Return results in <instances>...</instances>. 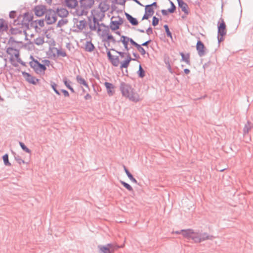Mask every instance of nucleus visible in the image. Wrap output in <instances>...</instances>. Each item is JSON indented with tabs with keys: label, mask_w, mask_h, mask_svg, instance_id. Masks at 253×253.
<instances>
[{
	"label": "nucleus",
	"mask_w": 253,
	"mask_h": 253,
	"mask_svg": "<svg viewBox=\"0 0 253 253\" xmlns=\"http://www.w3.org/2000/svg\"><path fill=\"white\" fill-rule=\"evenodd\" d=\"M120 89L123 96L128 98L130 101L136 102L139 100L138 94L134 91V89L129 84L121 82Z\"/></svg>",
	"instance_id": "f257e3e1"
},
{
	"label": "nucleus",
	"mask_w": 253,
	"mask_h": 253,
	"mask_svg": "<svg viewBox=\"0 0 253 253\" xmlns=\"http://www.w3.org/2000/svg\"><path fill=\"white\" fill-rule=\"evenodd\" d=\"M33 18V13L26 12L24 13L23 15H19L17 19L14 20L13 24L15 26L18 25H22L23 27L26 28L24 32L25 34H26V30L29 29V22H32Z\"/></svg>",
	"instance_id": "f03ea898"
},
{
	"label": "nucleus",
	"mask_w": 253,
	"mask_h": 253,
	"mask_svg": "<svg viewBox=\"0 0 253 253\" xmlns=\"http://www.w3.org/2000/svg\"><path fill=\"white\" fill-rule=\"evenodd\" d=\"M226 34V24L222 18L219 19L217 23V40L218 43L224 40L223 37Z\"/></svg>",
	"instance_id": "7ed1b4c3"
},
{
	"label": "nucleus",
	"mask_w": 253,
	"mask_h": 253,
	"mask_svg": "<svg viewBox=\"0 0 253 253\" xmlns=\"http://www.w3.org/2000/svg\"><path fill=\"white\" fill-rule=\"evenodd\" d=\"M99 13L100 12L98 11H97V13H96V10L93 9L91 10V15L88 17V25L89 29L91 31H95L97 29V26L99 25V20L94 15H98ZM101 20L102 18H100L99 20L101 21Z\"/></svg>",
	"instance_id": "20e7f679"
},
{
	"label": "nucleus",
	"mask_w": 253,
	"mask_h": 253,
	"mask_svg": "<svg viewBox=\"0 0 253 253\" xmlns=\"http://www.w3.org/2000/svg\"><path fill=\"white\" fill-rule=\"evenodd\" d=\"M44 15V20L47 25H52L55 23L57 20V17L56 16L54 9L47 8L46 12L45 13Z\"/></svg>",
	"instance_id": "39448f33"
},
{
	"label": "nucleus",
	"mask_w": 253,
	"mask_h": 253,
	"mask_svg": "<svg viewBox=\"0 0 253 253\" xmlns=\"http://www.w3.org/2000/svg\"><path fill=\"white\" fill-rule=\"evenodd\" d=\"M98 253H113L119 247L112 244H107L105 246L98 245Z\"/></svg>",
	"instance_id": "423d86ee"
},
{
	"label": "nucleus",
	"mask_w": 253,
	"mask_h": 253,
	"mask_svg": "<svg viewBox=\"0 0 253 253\" xmlns=\"http://www.w3.org/2000/svg\"><path fill=\"white\" fill-rule=\"evenodd\" d=\"M46 6L43 4L36 5L33 9L35 14L37 17H41L44 15L46 12Z\"/></svg>",
	"instance_id": "0eeeda50"
},
{
	"label": "nucleus",
	"mask_w": 253,
	"mask_h": 253,
	"mask_svg": "<svg viewBox=\"0 0 253 253\" xmlns=\"http://www.w3.org/2000/svg\"><path fill=\"white\" fill-rule=\"evenodd\" d=\"M73 22L74 23V25H76V27L78 28V30H74V31L75 32H79L82 31L87 25V22L85 19L80 20L79 23V20L78 18H74L73 19Z\"/></svg>",
	"instance_id": "6e6552de"
},
{
	"label": "nucleus",
	"mask_w": 253,
	"mask_h": 253,
	"mask_svg": "<svg viewBox=\"0 0 253 253\" xmlns=\"http://www.w3.org/2000/svg\"><path fill=\"white\" fill-rule=\"evenodd\" d=\"M6 52L10 56L9 60L11 62L14 61L13 57L17 58L19 56V50L13 47H8L7 48Z\"/></svg>",
	"instance_id": "1a4fd4ad"
},
{
	"label": "nucleus",
	"mask_w": 253,
	"mask_h": 253,
	"mask_svg": "<svg viewBox=\"0 0 253 253\" xmlns=\"http://www.w3.org/2000/svg\"><path fill=\"white\" fill-rule=\"evenodd\" d=\"M31 67L34 69L37 74H40L42 72H44L46 70L45 65L41 64L38 61H35V63Z\"/></svg>",
	"instance_id": "9d476101"
},
{
	"label": "nucleus",
	"mask_w": 253,
	"mask_h": 253,
	"mask_svg": "<svg viewBox=\"0 0 253 253\" xmlns=\"http://www.w3.org/2000/svg\"><path fill=\"white\" fill-rule=\"evenodd\" d=\"M196 47L198 54L200 57H202L206 55V48L201 40H199L197 41Z\"/></svg>",
	"instance_id": "9b49d317"
},
{
	"label": "nucleus",
	"mask_w": 253,
	"mask_h": 253,
	"mask_svg": "<svg viewBox=\"0 0 253 253\" xmlns=\"http://www.w3.org/2000/svg\"><path fill=\"white\" fill-rule=\"evenodd\" d=\"M22 74L25 80L30 84L36 85L39 82V79L32 76L30 73L26 72H22Z\"/></svg>",
	"instance_id": "f8f14e48"
},
{
	"label": "nucleus",
	"mask_w": 253,
	"mask_h": 253,
	"mask_svg": "<svg viewBox=\"0 0 253 253\" xmlns=\"http://www.w3.org/2000/svg\"><path fill=\"white\" fill-rule=\"evenodd\" d=\"M56 16H58L61 18H66L69 15V11L65 8L58 7L54 9Z\"/></svg>",
	"instance_id": "ddd939ff"
},
{
	"label": "nucleus",
	"mask_w": 253,
	"mask_h": 253,
	"mask_svg": "<svg viewBox=\"0 0 253 253\" xmlns=\"http://www.w3.org/2000/svg\"><path fill=\"white\" fill-rule=\"evenodd\" d=\"M81 8L88 9L94 3V0H80Z\"/></svg>",
	"instance_id": "4468645a"
},
{
	"label": "nucleus",
	"mask_w": 253,
	"mask_h": 253,
	"mask_svg": "<svg viewBox=\"0 0 253 253\" xmlns=\"http://www.w3.org/2000/svg\"><path fill=\"white\" fill-rule=\"evenodd\" d=\"M178 7L181 9V10L186 14H188L189 11L188 10V5L183 0H179L177 1Z\"/></svg>",
	"instance_id": "2eb2a0df"
},
{
	"label": "nucleus",
	"mask_w": 253,
	"mask_h": 253,
	"mask_svg": "<svg viewBox=\"0 0 253 253\" xmlns=\"http://www.w3.org/2000/svg\"><path fill=\"white\" fill-rule=\"evenodd\" d=\"M98 8L100 11L104 13L109 10L110 5L108 4L105 1L101 2L98 5ZM104 16V14H102V17Z\"/></svg>",
	"instance_id": "dca6fc26"
},
{
	"label": "nucleus",
	"mask_w": 253,
	"mask_h": 253,
	"mask_svg": "<svg viewBox=\"0 0 253 253\" xmlns=\"http://www.w3.org/2000/svg\"><path fill=\"white\" fill-rule=\"evenodd\" d=\"M125 14L127 20L132 26H136L138 24V21L136 18L132 17L131 15L126 12H125Z\"/></svg>",
	"instance_id": "f3484780"
},
{
	"label": "nucleus",
	"mask_w": 253,
	"mask_h": 253,
	"mask_svg": "<svg viewBox=\"0 0 253 253\" xmlns=\"http://www.w3.org/2000/svg\"><path fill=\"white\" fill-rule=\"evenodd\" d=\"M181 232H182V235L184 237L187 239H191L194 231L191 229H188L186 230H181Z\"/></svg>",
	"instance_id": "a211bd4d"
},
{
	"label": "nucleus",
	"mask_w": 253,
	"mask_h": 253,
	"mask_svg": "<svg viewBox=\"0 0 253 253\" xmlns=\"http://www.w3.org/2000/svg\"><path fill=\"white\" fill-rule=\"evenodd\" d=\"M66 5L70 8H75L78 4L77 0H65Z\"/></svg>",
	"instance_id": "6ab92c4d"
},
{
	"label": "nucleus",
	"mask_w": 253,
	"mask_h": 253,
	"mask_svg": "<svg viewBox=\"0 0 253 253\" xmlns=\"http://www.w3.org/2000/svg\"><path fill=\"white\" fill-rule=\"evenodd\" d=\"M104 84L106 88L108 94L110 96L112 95L114 93V91L113 90V89L114 88V85L108 82H105Z\"/></svg>",
	"instance_id": "aec40b11"
},
{
	"label": "nucleus",
	"mask_w": 253,
	"mask_h": 253,
	"mask_svg": "<svg viewBox=\"0 0 253 253\" xmlns=\"http://www.w3.org/2000/svg\"><path fill=\"white\" fill-rule=\"evenodd\" d=\"M253 127V124L250 121H248L247 123L245 125L243 128V134L246 135L248 134L250 130Z\"/></svg>",
	"instance_id": "412c9836"
},
{
	"label": "nucleus",
	"mask_w": 253,
	"mask_h": 253,
	"mask_svg": "<svg viewBox=\"0 0 253 253\" xmlns=\"http://www.w3.org/2000/svg\"><path fill=\"white\" fill-rule=\"evenodd\" d=\"M95 46L91 41H87L85 45V50L91 52L94 50Z\"/></svg>",
	"instance_id": "4be33fe9"
},
{
	"label": "nucleus",
	"mask_w": 253,
	"mask_h": 253,
	"mask_svg": "<svg viewBox=\"0 0 253 253\" xmlns=\"http://www.w3.org/2000/svg\"><path fill=\"white\" fill-rule=\"evenodd\" d=\"M199 235L201 238V242L204 241L206 240H212L213 236L209 235L207 233H199Z\"/></svg>",
	"instance_id": "5701e85b"
},
{
	"label": "nucleus",
	"mask_w": 253,
	"mask_h": 253,
	"mask_svg": "<svg viewBox=\"0 0 253 253\" xmlns=\"http://www.w3.org/2000/svg\"><path fill=\"white\" fill-rule=\"evenodd\" d=\"M124 169L128 178L134 183L138 184L137 181L136 180L135 178L133 177L132 174L129 172V171L128 170V169L126 168L125 166H124Z\"/></svg>",
	"instance_id": "b1692460"
},
{
	"label": "nucleus",
	"mask_w": 253,
	"mask_h": 253,
	"mask_svg": "<svg viewBox=\"0 0 253 253\" xmlns=\"http://www.w3.org/2000/svg\"><path fill=\"white\" fill-rule=\"evenodd\" d=\"M180 55L181 56V61H184L186 64L188 65L190 64V55L189 53H187L186 55H185L183 52H180Z\"/></svg>",
	"instance_id": "393cba45"
},
{
	"label": "nucleus",
	"mask_w": 253,
	"mask_h": 253,
	"mask_svg": "<svg viewBox=\"0 0 253 253\" xmlns=\"http://www.w3.org/2000/svg\"><path fill=\"white\" fill-rule=\"evenodd\" d=\"M76 80H77V82L79 84H82L88 88H89L87 82L81 76L78 75L76 77Z\"/></svg>",
	"instance_id": "a878e982"
},
{
	"label": "nucleus",
	"mask_w": 253,
	"mask_h": 253,
	"mask_svg": "<svg viewBox=\"0 0 253 253\" xmlns=\"http://www.w3.org/2000/svg\"><path fill=\"white\" fill-rule=\"evenodd\" d=\"M113 17H112L111 19H112ZM110 28L112 31H115L118 30L120 28V26L118 24L117 21H113L111 20L110 23Z\"/></svg>",
	"instance_id": "bb28decb"
},
{
	"label": "nucleus",
	"mask_w": 253,
	"mask_h": 253,
	"mask_svg": "<svg viewBox=\"0 0 253 253\" xmlns=\"http://www.w3.org/2000/svg\"><path fill=\"white\" fill-rule=\"evenodd\" d=\"M191 239L193 240L195 243L201 242L199 233H195L193 232Z\"/></svg>",
	"instance_id": "cd10ccee"
},
{
	"label": "nucleus",
	"mask_w": 253,
	"mask_h": 253,
	"mask_svg": "<svg viewBox=\"0 0 253 253\" xmlns=\"http://www.w3.org/2000/svg\"><path fill=\"white\" fill-rule=\"evenodd\" d=\"M122 42L124 45V46H126L128 44V42L127 39V36L122 35L120 40L117 41V42L119 43Z\"/></svg>",
	"instance_id": "c85d7f7f"
},
{
	"label": "nucleus",
	"mask_w": 253,
	"mask_h": 253,
	"mask_svg": "<svg viewBox=\"0 0 253 253\" xmlns=\"http://www.w3.org/2000/svg\"><path fill=\"white\" fill-rule=\"evenodd\" d=\"M110 62L111 63V64L115 67L118 66L120 61L119 58L118 56H114L109 60Z\"/></svg>",
	"instance_id": "c756f323"
},
{
	"label": "nucleus",
	"mask_w": 253,
	"mask_h": 253,
	"mask_svg": "<svg viewBox=\"0 0 253 253\" xmlns=\"http://www.w3.org/2000/svg\"><path fill=\"white\" fill-rule=\"evenodd\" d=\"M68 23V20L65 18H62L61 19L59 20L58 22L56 27L57 28H60L63 26L64 25L67 24Z\"/></svg>",
	"instance_id": "7c9ffc66"
},
{
	"label": "nucleus",
	"mask_w": 253,
	"mask_h": 253,
	"mask_svg": "<svg viewBox=\"0 0 253 253\" xmlns=\"http://www.w3.org/2000/svg\"><path fill=\"white\" fill-rule=\"evenodd\" d=\"M145 11H146L151 16H152L155 12L154 8L152 7L151 6L149 5H146L145 6Z\"/></svg>",
	"instance_id": "2f4dec72"
},
{
	"label": "nucleus",
	"mask_w": 253,
	"mask_h": 253,
	"mask_svg": "<svg viewBox=\"0 0 253 253\" xmlns=\"http://www.w3.org/2000/svg\"><path fill=\"white\" fill-rule=\"evenodd\" d=\"M9 33L11 35L20 34L22 33V31L18 28L11 27L9 30Z\"/></svg>",
	"instance_id": "473e14b6"
},
{
	"label": "nucleus",
	"mask_w": 253,
	"mask_h": 253,
	"mask_svg": "<svg viewBox=\"0 0 253 253\" xmlns=\"http://www.w3.org/2000/svg\"><path fill=\"white\" fill-rule=\"evenodd\" d=\"M35 43L37 45H41L44 42V38L42 37H39L34 40Z\"/></svg>",
	"instance_id": "72a5a7b5"
},
{
	"label": "nucleus",
	"mask_w": 253,
	"mask_h": 253,
	"mask_svg": "<svg viewBox=\"0 0 253 253\" xmlns=\"http://www.w3.org/2000/svg\"><path fill=\"white\" fill-rule=\"evenodd\" d=\"M44 19H40V20H35L34 21H33L31 23V25L32 26L33 25V24L34 23H38L39 24V25L41 27H43L44 26Z\"/></svg>",
	"instance_id": "f704fd0d"
},
{
	"label": "nucleus",
	"mask_w": 253,
	"mask_h": 253,
	"mask_svg": "<svg viewBox=\"0 0 253 253\" xmlns=\"http://www.w3.org/2000/svg\"><path fill=\"white\" fill-rule=\"evenodd\" d=\"M138 77L140 78H143L145 76V71L142 68L141 65H139V69L137 71Z\"/></svg>",
	"instance_id": "c9c22d12"
},
{
	"label": "nucleus",
	"mask_w": 253,
	"mask_h": 253,
	"mask_svg": "<svg viewBox=\"0 0 253 253\" xmlns=\"http://www.w3.org/2000/svg\"><path fill=\"white\" fill-rule=\"evenodd\" d=\"M2 159L3 161V163L5 166H11V163L9 162L8 155L7 154H5L2 156Z\"/></svg>",
	"instance_id": "e433bc0d"
},
{
	"label": "nucleus",
	"mask_w": 253,
	"mask_h": 253,
	"mask_svg": "<svg viewBox=\"0 0 253 253\" xmlns=\"http://www.w3.org/2000/svg\"><path fill=\"white\" fill-rule=\"evenodd\" d=\"M169 1L170 4V7L168 9V11L170 13H173L175 11L176 7L174 3L172 1H171L170 0H169Z\"/></svg>",
	"instance_id": "4c0bfd02"
},
{
	"label": "nucleus",
	"mask_w": 253,
	"mask_h": 253,
	"mask_svg": "<svg viewBox=\"0 0 253 253\" xmlns=\"http://www.w3.org/2000/svg\"><path fill=\"white\" fill-rule=\"evenodd\" d=\"M120 182L129 191H133L132 187L129 184L122 180H120Z\"/></svg>",
	"instance_id": "58836bf2"
},
{
	"label": "nucleus",
	"mask_w": 253,
	"mask_h": 253,
	"mask_svg": "<svg viewBox=\"0 0 253 253\" xmlns=\"http://www.w3.org/2000/svg\"><path fill=\"white\" fill-rule=\"evenodd\" d=\"M50 85L52 89L55 92V93L58 95H60V93L58 90L57 89L56 87L57 86V84L53 82H51Z\"/></svg>",
	"instance_id": "ea45409f"
},
{
	"label": "nucleus",
	"mask_w": 253,
	"mask_h": 253,
	"mask_svg": "<svg viewBox=\"0 0 253 253\" xmlns=\"http://www.w3.org/2000/svg\"><path fill=\"white\" fill-rule=\"evenodd\" d=\"M82 8V10L81 11H79L78 10H76L77 15H78L79 16H82L84 15H86L88 13V11H85V10H87V9H84V8Z\"/></svg>",
	"instance_id": "a19ab883"
},
{
	"label": "nucleus",
	"mask_w": 253,
	"mask_h": 253,
	"mask_svg": "<svg viewBox=\"0 0 253 253\" xmlns=\"http://www.w3.org/2000/svg\"><path fill=\"white\" fill-rule=\"evenodd\" d=\"M164 62H165V63L167 65V67L168 69L169 70V71L170 73H172V69L171 68V66H170V63H169V57L165 58Z\"/></svg>",
	"instance_id": "79ce46f5"
},
{
	"label": "nucleus",
	"mask_w": 253,
	"mask_h": 253,
	"mask_svg": "<svg viewBox=\"0 0 253 253\" xmlns=\"http://www.w3.org/2000/svg\"><path fill=\"white\" fill-rule=\"evenodd\" d=\"M19 145H20L21 148H22V149L24 151H25L28 153H31V150L28 148L27 147V146L24 144V143H23L22 142H19Z\"/></svg>",
	"instance_id": "37998d69"
},
{
	"label": "nucleus",
	"mask_w": 253,
	"mask_h": 253,
	"mask_svg": "<svg viewBox=\"0 0 253 253\" xmlns=\"http://www.w3.org/2000/svg\"><path fill=\"white\" fill-rule=\"evenodd\" d=\"M129 63L127 60H124L121 63L120 68L122 69L123 68H127L129 65Z\"/></svg>",
	"instance_id": "c03bdc74"
},
{
	"label": "nucleus",
	"mask_w": 253,
	"mask_h": 253,
	"mask_svg": "<svg viewBox=\"0 0 253 253\" xmlns=\"http://www.w3.org/2000/svg\"><path fill=\"white\" fill-rule=\"evenodd\" d=\"M56 49V54L58 56H61L63 57L67 56V54L65 51H63L61 49H58L57 48H55Z\"/></svg>",
	"instance_id": "a18cd8bd"
},
{
	"label": "nucleus",
	"mask_w": 253,
	"mask_h": 253,
	"mask_svg": "<svg viewBox=\"0 0 253 253\" xmlns=\"http://www.w3.org/2000/svg\"><path fill=\"white\" fill-rule=\"evenodd\" d=\"M142 45L141 44H137L135 47H136L137 49L138 50L139 52H140V53L144 55L146 54V51L143 47H142Z\"/></svg>",
	"instance_id": "49530a36"
},
{
	"label": "nucleus",
	"mask_w": 253,
	"mask_h": 253,
	"mask_svg": "<svg viewBox=\"0 0 253 253\" xmlns=\"http://www.w3.org/2000/svg\"><path fill=\"white\" fill-rule=\"evenodd\" d=\"M106 37V39H104L103 40V42H107V45L108 46H110V41L113 39V36L111 34H108L107 36H105Z\"/></svg>",
	"instance_id": "de8ad7c7"
},
{
	"label": "nucleus",
	"mask_w": 253,
	"mask_h": 253,
	"mask_svg": "<svg viewBox=\"0 0 253 253\" xmlns=\"http://www.w3.org/2000/svg\"><path fill=\"white\" fill-rule=\"evenodd\" d=\"M164 27L165 28L167 37L172 39V34L169 31L168 25L166 24L164 26Z\"/></svg>",
	"instance_id": "09e8293b"
},
{
	"label": "nucleus",
	"mask_w": 253,
	"mask_h": 253,
	"mask_svg": "<svg viewBox=\"0 0 253 253\" xmlns=\"http://www.w3.org/2000/svg\"><path fill=\"white\" fill-rule=\"evenodd\" d=\"M63 82L68 89L71 86L70 84L72 83V82L68 80L66 77H65L63 79Z\"/></svg>",
	"instance_id": "8fccbe9b"
},
{
	"label": "nucleus",
	"mask_w": 253,
	"mask_h": 253,
	"mask_svg": "<svg viewBox=\"0 0 253 253\" xmlns=\"http://www.w3.org/2000/svg\"><path fill=\"white\" fill-rule=\"evenodd\" d=\"M14 159L19 165L25 163V162L18 155H15Z\"/></svg>",
	"instance_id": "3c124183"
},
{
	"label": "nucleus",
	"mask_w": 253,
	"mask_h": 253,
	"mask_svg": "<svg viewBox=\"0 0 253 253\" xmlns=\"http://www.w3.org/2000/svg\"><path fill=\"white\" fill-rule=\"evenodd\" d=\"M110 33L109 27H106V28H104L102 30L101 32V36L102 38H104L107 35H108Z\"/></svg>",
	"instance_id": "603ef678"
},
{
	"label": "nucleus",
	"mask_w": 253,
	"mask_h": 253,
	"mask_svg": "<svg viewBox=\"0 0 253 253\" xmlns=\"http://www.w3.org/2000/svg\"><path fill=\"white\" fill-rule=\"evenodd\" d=\"M104 46H105V47L106 49V50H107V55L108 60H110L113 57V55H112L111 54V52H110V50H111L108 49V46H107L105 43L104 44Z\"/></svg>",
	"instance_id": "864d4df0"
},
{
	"label": "nucleus",
	"mask_w": 253,
	"mask_h": 253,
	"mask_svg": "<svg viewBox=\"0 0 253 253\" xmlns=\"http://www.w3.org/2000/svg\"><path fill=\"white\" fill-rule=\"evenodd\" d=\"M159 22V19L156 16H154L152 19V24L153 26H156L158 25Z\"/></svg>",
	"instance_id": "5fc2aeb1"
},
{
	"label": "nucleus",
	"mask_w": 253,
	"mask_h": 253,
	"mask_svg": "<svg viewBox=\"0 0 253 253\" xmlns=\"http://www.w3.org/2000/svg\"><path fill=\"white\" fill-rule=\"evenodd\" d=\"M13 43H18L16 41L13 37H10L8 41L7 44L12 45Z\"/></svg>",
	"instance_id": "6e6d98bb"
},
{
	"label": "nucleus",
	"mask_w": 253,
	"mask_h": 253,
	"mask_svg": "<svg viewBox=\"0 0 253 253\" xmlns=\"http://www.w3.org/2000/svg\"><path fill=\"white\" fill-rule=\"evenodd\" d=\"M127 39L128 40V42H130L131 44H132L133 46H134L135 47L136 46V45L138 44L136 42H135L132 39L129 38L127 37Z\"/></svg>",
	"instance_id": "4d7b16f0"
},
{
	"label": "nucleus",
	"mask_w": 253,
	"mask_h": 253,
	"mask_svg": "<svg viewBox=\"0 0 253 253\" xmlns=\"http://www.w3.org/2000/svg\"><path fill=\"white\" fill-rule=\"evenodd\" d=\"M16 16V12L14 10H12L9 12V16L11 19H14Z\"/></svg>",
	"instance_id": "13d9d810"
},
{
	"label": "nucleus",
	"mask_w": 253,
	"mask_h": 253,
	"mask_svg": "<svg viewBox=\"0 0 253 253\" xmlns=\"http://www.w3.org/2000/svg\"><path fill=\"white\" fill-rule=\"evenodd\" d=\"M111 50H113V51H114L115 52H116L117 53H118L119 54V55L122 57V58H123L125 56V53L124 52H122V51H118L117 50H116V49H114V48H111Z\"/></svg>",
	"instance_id": "bf43d9fd"
},
{
	"label": "nucleus",
	"mask_w": 253,
	"mask_h": 253,
	"mask_svg": "<svg viewBox=\"0 0 253 253\" xmlns=\"http://www.w3.org/2000/svg\"><path fill=\"white\" fill-rule=\"evenodd\" d=\"M30 58L32 60L31 61L29 62V65L31 67L35 63V61L38 60L37 59H35L32 55H31Z\"/></svg>",
	"instance_id": "052dcab7"
},
{
	"label": "nucleus",
	"mask_w": 253,
	"mask_h": 253,
	"mask_svg": "<svg viewBox=\"0 0 253 253\" xmlns=\"http://www.w3.org/2000/svg\"><path fill=\"white\" fill-rule=\"evenodd\" d=\"M151 16H152L150 15L148 13H147L146 11H145V13H144V15L143 16L142 20H144V19H148L150 17H151Z\"/></svg>",
	"instance_id": "680f3d73"
},
{
	"label": "nucleus",
	"mask_w": 253,
	"mask_h": 253,
	"mask_svg": "<svg viewBox=\"0 0 253 253\" xmlns=\"http://www.w3.org/2000/svg\"><path fill=\"white\" fill-rule=\"evenodd\" d=\"M118 17L119 18V20L118 21H117V22L118 23V24L119 25V26H120V25H121L122 24H123V22H124V20L123 19L120 17V16H118Z\"/></svg>",
	"instance_id": "e2e57ef3"
},
{
	"label": "nucleus",
	"mask_w": 253,
	"mask_h": 253,
	"mask_svg": "<svg viewBox=\"0 0 253 253\" xmlns=\"http://www.w3.org/2000/svg\"><path fill=\"white\" fill-rule=\"evenodd\" d=\"M126 59L128 61H129V62H130L131 60H134V61L135 60V59L132 58L131 57L130 54L129 53H127L126 58Z\"/></svg>",
	"instance_id": "0e129e2a"
},
{
	"label": "nucleus",
	"mask_w": 253,
	"mask_h": 253,
	"mask_svg": "<svg viewBox=\"0 0 253 253\" xmlns=\"http://www.w3.org/2000/svg\"><path fill=\"white\" fill-rule=\"evenodd\" d=\"M61 91L63 93L65 97H69V93L68 91L65 89H62L61 90Z\"/></svg>",
	"instance_id": "69168bd1"
},
{
	"label": "nucleus",
	"mask_w": 253,
	"mask_h": 253,
	"mask_svg": "<svg viewBox=\"0 0 253 253\" xmlns=\"http://www.w3.org/2000/svg\"><path fill=\"white\" fill-rule=\"evenodd\" d=\"M8 29V25L6 23H4L3 24V27L1 31V32L7 31Z\"/></svg>",
	"instance_id": "338daca9"
},
{
	"label": "nucleus",
	"mask_w": 253,
	"mask_h": 253,
	"mask_svg": "<svg viewBox=\"0 0 253 253\" xmlns=\"http://www.w3.org/2000/svg\"><path fill=\"white\" fill-rule=\"evenodd\" d=\"M146 33L150 35L153 33V29L151 27H149L146 31Z\"/></svg>",
	"instance_id": "774afa93"
}]
</instances>
